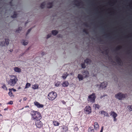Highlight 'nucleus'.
Wrapping results in <instances>:
<instances>
[{"instance_id": "338daca9", "label": "nucleus", "mask_w": 132, "mask_h": 132, "mask_svg": "<svg viewBox=\"0 0 132 132\" xmlns=\"http://www.w3.org/2000/svg\"><path fill=\"white\" fill-rule=\"evenodd\" d=\"M30 48V47H29V48H28V50H29V49Z\"/></svg>"}, {"instance_id": "864d4df0", "label": "nucleus", "mask_w": 132, "mask_h": 132, "mask_svg": "<svg viewBox=\"0 0 132 132\" xmlns=\"http://www.w3.org/2000/svg\"><path fill=\"white\" fill-rule=\"evenodd\" d=\"M84 72L85 73H87L88 74H89L88 72L86 71H85Z\"/></svg>"}, {"instance_id": "f03ea898", "label": "nucleus", "mask_w": 132, "mask_h": 132, "mask_svg": "<svg viewBox=\"0 0 132 132\" xmlns=\"http://www.w3.org/2000/svg\"><path fill=\"white\" fill-rule=\"evenodd\" d=\"M57 96V95L56 92L52 91L48 93L47 97L49 100L53 101L56 98Z\"/></svg>"}, {"instance_id": "f257e3e1", "label": "nucleus", "mask_w": 132, "mask_h": 132, "mask_svg": "<svg viewBox=\"0 0 132 132\" xmlns=\"http://www.w3.org/2000/svg\"><path fill=\"white\" fill-rule=\"evenodd\" d=\"M31 116V119L34 121L40 120L42 118V116L41 114L38 112L33 110L30 113Z\"/></svg>"}, {"instance_id": "412c9836", "label": "nucleus", "mask_w": 132, "mask_h": 132, "mask_svg": "<svg viewBox=\"0 0 132 132\" xmlns=\"http://www.w3.org/2000/svg\"><path fill=\"white\" fill-rule=\"evenodd\" d=\"M9 92L8 93L9 95L11 97H13V94L12 92V91L11 90V89H9Z\"/></svg>"}, {"instance_id": "09e8293b", "label": "nucleus", "mask_w": 132, "mask_h": 132, "mask_svg": "<svg viewBox=\"0 0 132 132\" xmlns=\"http://www.w3.org/2000/svg\"><path fill=\"white\" fill-rule=\"evenodd\" d=\"M62 36L61 34H59L57 35V37H61Z\"/></svg>"}, {"instance_id": "8fccbe9b", "label": "nucleus", "mask_w": 132, "mask_h": 132, "mask_svg": "<svg viewBox=\"0 0 132 132\" xmlns=\"http://www.w3.org/2000/svg\"><path fill=\"white\" fill-rule=\"evenodd\" d=\"M11 89V90L12 91H13L14 92H15L16 91V90L14 89L13 88H12Z\"/></svg>"}, {"instance_id": "dca6fc26", "label": "nucleus", "mask_w": 132, "mask_h": 132, "mask_svg": "<svg viewBox=\"0 0 132 132\" xmlns=\"http://www.w3.org/2000/svg\"><path fill=\"white\" fill-rule=\"evenodd\" d=\"M53 123L54 126H58L60 125V123L57 121L55 120L53 121Z\"/></svg>"}, {"instance_id": "423d86ee", "label": "nucleus", "mask_w": 132, "mask_h": 132, "mask_svg": "<svg viewBox=\"0 0 132 132\" xmlns=\"http://www.w3.org/2000/svg\"><path fill=\"white\" fill-rule=\"evenodd\" d=\"M40 120H39L35 121V125L37 127L40 128L43 126V123Z\"/></svg>"}, {"instance_id": "f8f14e48", "label": "nucleus", "mask_w": 132, "mask_h": 132, "mask_svg": "<svg viewBox=\"0 0 132 132\" xmlns=\"http://www.w3.org/2000/svg\"><path fill=\"white\" fill-rule=\"evenodd\" d=\"M62 132H66L68 130V127H65L64 125H63L62 127Z\"/></svg>"}, {"instance_id": "cd10ccee", "label": "nucleus", "mask_w": 132, "mask_h": 132, "mask_svg": "<svg viewBox=\"0 0 132 132\" xmlns=\"http://www.w3.org/2000/svg\"><path fill=\"white\" fill-rule=\"evenodd\" d=\"M68 76V75H67V73L66 74H64L63 75L62 77L63 79H65Z\"/></svg>"}, {"instance_id": "7ed1b4c3", "label": "nucleus", "mask_w": 132, "mask_h": 132, "mask_svg": "<svg viewBox=\"0 0 132 132\" xmlns=\"http://www.w3.org/2000/svg\"><path fill=\"white\" fill-rule=\"evenodd\" d=\"M10 76L11 78L8 81V84L10 85L13 86H14L16 83V77L13 75H10Z\"/></svg>"}, {"instance_id": "13d9d810", "label": "nucleus", "mask_w": 132, "mask_h": 132, "mask_svg": "<svg viewBox=\"0 0 132 132\" xmlns=\"http://www.w3.org/2000/svg\"><path fill=\"white\" fill-rule=\"evenodd\" d=\"M8 109V108H6L5 109H4V110H7Z\"/></svg>"}, {"instance_id": "79ce46f5", "label": "nucleus", "mask_w": 132, "mask_h": 132, "mask_svg": "<svg viewBox=\"0 0 132 132\" xmlns=\"http://www.w3.org/2000/svg\"><path fill=\"white\" fill-rule=\"evenodd\" d=\"M51 34H48L47 36V38H48L51 36Z\"/></svg>"}, {"instance_id": "72a5a7b5", "label": "nucleus", "mask_w": 132, "mask_h": 132, "mask_svg": "<svg viewBox=\"0 0 132 132\" xmlns=\"http://www.w3.org/2000/svg\"><path fill=\"white\" fill-rule=\"evenodd\" d=\"M81 67L83 68H86V65L85 64V62L81 64Z\"/></svg>"}, {"instance_id": "bf43d9fd", "label": "nucleus", "mask_w": 132, "mask_h": 132, "mask_svg": "<svg viewBox=\"0 0 132 132\" xmlns=\"http://www.w3.org/2000/svg\"><path fill=\"white\" fill-rule=\"evenodd\" d=\"M28 23V22H26L25 23V25L26 26V24H27V23Z\"/></svg>"}, {"instance_id": "37998d69", "label": "nucleus", "mask_w": 132, "mask_h": 132, "mask_svg": "<svg viewBox=\"0 0 132 132\" xmlns=\"http://www.w3.org/2000/svg\"><path fill=\"white\" fill-rule=\"evenodd\" d=\"M104 116H106V117H109V114L107 112H106Z\"/></svg>"}, {"instance_id": "39448f33", "label": "nucleus", "mask_w": 132, "mask_h": 132, "mask_svg": "<svg viewBox=\"0 0 132 132\" xmlns=\"http://www.w3.org/2000/svg\"><path fill=\"white\" fill-rule=\"evenodd\" d=\"M127 95V94H123L121 93H119L115 95V97L119 100H121L122 98H125Z\"/></svg>"}, {"instance_id": "6ab92c4d", "label": "nucleus", "mask_w": 132, "mask_h": 132, "mask_svg": "<svg viewBox=\"0 0 132 132\" xmlns=\"http://www.w3.org/2000/svg\"><path fill=\"white\" fill-rule=\"evenodd\" d=\"M53 3L52 2H48L47 4V7L48 8H52L53 6Z\"/></svg>"}, {"instance_id": "4468645a", "label": "nucleus", "mask_w": 132, "mask_h": 132, "mask_svg": "<svg viewBox=\"0 0 132 132\" xmlns=\"http://www.w3.org/2000/svg\"><path fill=\"white\" fill-rule=\"evenodd\" d=\"M116 61L119 64H120L121 63L122 61L121 59L119 57L116 56Z\"/></svg>"}, {"instance_id": "ea45409f", "label": "nucleus", "mask_w": 132, "mask_h": 132, "mask_svg": "<svg viewBox=\"0 0 132 132\" xmlns=\"http://www.w3.org/2000/svg\"><path fill=\"white\" fill-rule=\"evenodd\" d=\"M31 28L29 29L28 30L27 32V33H26V35H27L29 33V32L31 31Z\"/></svg>"}, {"instance_id": "bb28decb", "label": "nucleus", "mask_w": 132, "mask_h": 132, "mask_svg": "<svg viewBox=\"0 0 132 132\" xmlns=\"http://www.w3.org/2000/svg\"><path fill=\"white\" fill-rule=\"evenodd\" d=\"M31 84L30 83H27L26 84V86L25 88H28L30 86Z\"/></svg>"}, {"instance_id": "a18cd8bd", "label": "nucleus", "mask_w": 132, "mask_h": 132, "mask_svg": "<svg viewBox=\"0 0 132 132\" xmlns=\"http://www.w3.org/2000/svg\"><path fill=\"white\" fill-rule=\"evenodd\" d=\"M116 117H114L113 118V120L114 121H117V119L116 118Z\"/></svg>"}, {"instance_id": "a878e982", "label": "nucleus", "mask_w": 132, "mask_h": 132, "mask_svg": "<svg viewBox=\"0 0 132 132\" xmlns=\"http://www.w3.org/2000/svg\"><path fill=\"white\" fill-rule=\"evenodd\" d=\"M1 84L3 85L2 87V88L6 90H7V87H6V85L5 84L2 83Z\"/></svg>"}, {"instance_id": "c85d7f7f", "label": "nucleus", "mask_w": 132, "mask_h": 132, "mask_svg": "<svg viewBox=\"0 0 132 132\" xmlns=\"http://www.w3.org/2000/svg\"><path fill=\"white\" fill-rule=\"evenodd\" d=\"M11 17L13 18H16V12H14V14L13 15H12Z\"/></svg>"}, {"instance_id": "5fc2aeb1", "label": "nucleus", "mask_w": 132, "mask_h": 132, "mask_svg": "<svg viewBox=\"0 0 132 132\" xmlns=\"http://www.w3.org/2000/svg\"><path fill=\"white\" fill-rule=\"evenodd\" d=\"M14 70L15 72H16V67H15Z\"/></svg>"}, {"instance_id": "4d7b16f0", "label": "nucleus", "mask_w": 132, "mask_h": 132, "mask_svg": "<svg viewBox=\"0 0 132 132\" xmlns=\"http://www.w3.org/2000/svg\"><path fill=\"white\" fill-rule=\"evenodd\" d=\"M26 99L27 98L26 97H24L23 99V100L25 101L26 100Z\"/></svg>"}, {"instance_id": "4c0bfd02", "label": "nucleus", "mask_w": 132, "mask_h": 132, "mask_svg": "<svg viewBox=\"0 0 132 132\" xmlns=\"http://www.w3.org/2000/svg\"><path fill=\"white\" fill-rule=\"evenodd\" d=\"M21 69L20 68L17 67V72H21Z\"/></svg>"}, {"instance_id": "ddd939ff", "label": "nucleus", "mask_w": 132, "mask_h": 132, "mask_svg": "<svg viewBox=\"0 0 132 132\" xmlns=\"http://www.w3.org/2000/svg\"><path fill=\"white\" fill-rule=\"evenodd\" d=\"M84 62L87 64H90L92 62V61L89 59H86L85 60Z\"/></svg>"}, {"instance_id": "c03bdc74", "label": "nucleus", "mask_w": 132, "mask_h": 132, "mask_svg": "<svg viewBox=\"0 0 132 132\" xmlns=\"http://www.w3.org/2000/svg\"><path fill=\"white\" fill-rule=\"evenodd\" d=\"M84 25L85 26H86V27H88V24L87 23H84Z\"/></svg>"}, {"instance_id": "393cba45", "label": "nucleus", "mask_w": 132, "mask_h": 132, "mask_svg": "<svg viewBox=\"0 0 132 132\" xmlns=\"http://www.w3.org/2000/svg\"><path fill=\"white\" fill-rule=\"evenodd\" d=\"M45 2H44L41 4L40 5V7L42 9H43L44 8L45 5H46Z\"/></svg>"}, {"instance_id": "49530a36", "label": "nucleus", "mask_w": 132, "mask_h": 132, "mask_svg": "<svg viewBox=\"0 0 132 132\" xmlns=\"http://www.w3.org/2000/svg\"><path fill=\"white\" fill-rule=\"evenodd\" d=\"M61 102L62 103L64 104H66V102L64 101H61Z\"/></svg>"}, {"instance_id": "69168bd1", "label": "nucleus", "mask_w": 132, "mask_h": 132, "mask_svg": "<svg viewBox=\"0 0 132 132\" xmlns=\"http://www.w3.org/2000/svg\"><path fill=\"white\" fill-rule=\"evenodd\" d=\"M20 88V87H19V88H18V89H19Z\"/></svg>"}, {"instance_id": "b1692460", "label": "nucleus", "mask_w": 132, "mask_h": 132, "mask_svg": "<svg viewBox=\"0 0 132 132\" xmlns=\"http://www.w3.org/2000/svg\"><path fill=\"white\" fill-rule=\"evenodd\" d=\"M88 132H94V131L93 128L92 127H90L88 129Z\"/></svg>"}, {"instance_id": "f704fd0d", "label": "nucleus", "mask_w": 132, "mask_h": 132, "mask_svg": "<svg viewBox=\"0 0 132 132\" xmlns=\"http://www.w3.org/2000/svg\"><path fill=\"white\" fill-rule=\"evenodd\" d=\"M122 48V46H119L118 47H117L116 49V50H118L120 49H121Z\"/></svg>"}, {"instance_id": "680f3d73", "label": "nucleus", "mask_w": 132, "mask_h": 132, "mask_svg": "<svg viewBox=\"0 0 132 132\" xmlns=\"http://www.w3.org/2000/svg\"><path fill=\"white\" fill-rule=\"evenodd\" d=\"M88 77V76L87 75H86V76H85V77Z\"/></svg>"}, {"instance_id": "7c9ffc66", "label": "nucleus", "mask_w": 132, "mask_h": 132, "mask_svg": "<svg viewBox=\"0 0 132 132\" xmlns=\"http://www.w3.org/2000/svg\"><path fill=\"white\" fill-rule=\"evenodd\" d=\"M60 81H57L55 84V86L56 87H58L60 84Z\"/></svg>"}, {"instance_id": "58836bf2", "label": "nucleus", "mask_w": 132, "mask_h": 132, "mask_svg": "<svg viewBox=\"0 0 132 132\" xmlns=\"http://www.w3.org/2000/svg\"><path fill=\"white\" fill-rule=\"evenodd\" d=\"M106 113V112L104 111H100V113L102 114H103L104 115Z\"/></svg>"}, {"instance_id": "6e6552de", "label": "nucleus", "mask_w": 132, "mask_h": 132, "mask_svg": "<svg viewBox=\"0 0 132 132\" xmlns=\"http://www.w3.org/2000/svg\"><path fill=\"white\" fill-rule=\"evenodd\" d=\"M85 113L86 114H89L91 112V108L89 106H87L85 109Z\"/></svg>"}, {"instance_id": "473e14b6", "label": "nucleus", "mask_w": 132, "mask_h": 132, "mask_svg": "<svg viewBox=\"0 0 132 132\" xmlns=\"http://www.w3.org/2000/svg\"><path fill=\"white\" fill-rule=\"evenodd\" d=\"M74 2L75 3V4H74L75 5H76L77 6H80V3L79 2L78 3H77V4H75V3L76 2H78V1L77 0H75V1H74Z\"/></svg>"}, {"instance_id": "a211bd4d", "label": "nucleus", "mask_w": 132, "mask_h": 132, "mask_svg": "<svg viewBox=\"0 0 132 132\" xmlns=\"http://www.w3.org/2000/svg\"><path fill=\"white\" fill-rule=\"evenodd\" d=\"M99 125L97 122H95L94 123V128L95 129L97 130L99 128Z\"/></svg>"}, {"instance_id": "e2e57ef3", "label": "nucleus", "mask_w": 132, "mask_h": 132, "mask_svg": "<svg viewBox=\"0 0 132 132\" xmlns=\"http://www.w3.org/2000/svg\"><path fill=\"white\" fill-rule=\"evenodd\" d=\"M2 105V104L1 103H0V106H1Z\"/></svg>"}, {"instance_id": "1a4fd4ad", "label": "nucleus", "mask_w": 132, "mask_h": 132, "mask_svg": "<svg viewBox=\"0 0 132 132\" xmlns=\"http://www.w3.org/2000/svg\"><path fill=\"white\" fill-rule=\"evenodd\" d=\"M107 84H108L107 82H104L101 83L100 85V87L102 88H105L106 87Z\"/></svg>"}, {"instance_id": "2f4dec72", "label": "nucleus", "mask_w": 132, "mask_h": 132, "mask_svg": "<svg viewBox=\"0 0 132 132\" xmlns=\"http://www.w3.org/2000/svg\"><path fill=\"white\" fill-rule=\"evenodd\" d=\"M83 31L84 32H85L86 34H88L89 33L87 29H84L83 30Z\"/></svg>"}, {"instance_id": "0e129e2a", "label": "nucleus", "mask_w": 132, "mask_h": 132, "mask_svg": "<svg viewBox=\"0 0 132 132\" xmlns=\"http://www.w3.org/2000/svg\"><path fill=\"white\" fill-rule=\"evenodd\" d=\"M27 107H29V106H26L25 107V108H27Z\"/></svg>"}, {"instance_id": "6e6d98bb", "label": "nucleus", "mask_w": 132, "mask_h": 132, "mask_svg": "<svg viewBox=\"0 0 132 132\" xmlns=\"http://www.w3.org/2000/svg\"><path fill=\"white\" fill-rule=\"evenodd\" d=\"M106 95H103L102 96H101V98H103V97H104L105 96H106Z\"/></svg>"}, {"instance_id": "a19ab883", "label": "nucleus", "mask_w": 132, "mask_h": 132, "mask_svg": "<svg viewBox=\"0 0 132 132\" xmlns=\"http://www.w3.org/2000/svg\"><path fill=\"white\" fill-rule=\"evenodd\" d=\"M22 29V27H19L18 29H17V32L18 31H19V30H20Z\"/></svg>"}, {"instance_id": "aec40b11", "label": "nucleus", "mask_w": 132, "mask_h": 132, "mask_svg": "<svg viewBox=\"0 0 132 132\" xmlns=\"http://www.w3.org/2000/svg\"><path fill=\"white\" fill-rule=\"evenodd\" d=\"M32 88L34 89H38L39 88V85L37 84H35L32 85Z\"/></svg>"}, {"instance_id": "c9c22d12", "label": "nucleus", "mask_w": 132, "mask_h": 132, "mask_svg": "<svg viewBox=\"0 0 132 132\" xmlns=\"http://www.w3.org/2000/svg\"><path fill=\"white\" fill-rule=\"evenodd\" d=\"M128 108L130 111H132V105L128 106Z\"/></svg>"}, {"instance_id": "e433bc0d", "label": "nucleus", "mask_w": 132, "mask_h": 132, "mask_svg": "<svg viewBox=\"0 0 132 132\" xmlns=\"http://www.w3.org/2000/svg\"><path fill=\"white\" fill-rule=\"evenodd\" d=\"M13 104V102L12 101H10L9 102L6 103L7 104H11L12 105Z\"/></svg>"}, {"instance_id": "2eb2a0df", "label": "nucleus", "mask_w": 132, "mask_h": 132, "mask_svg": "<svg viewBox=\"0 0 132 132\" xmlns=\"http://www.w3.org/2000/svg\"><path fill=\"white\" fill-rule=\"evenodd\" d=\"M69 85V83L68 81H65L62 84V85L64 87H67Z\"/></svg>"}, {"instance_id": "3c124183", "label": "nucleus", "mask_w": 132, "mask_h": 132, "mask_svg": "<svg viewBox=\"0 0 132 132\" xmlns=\"http://www.w3.org/2000/svg\"><path fill=\"white\" fill-rule=\"evenodd\" d=\"M41 54L42 55H43L45 54V53L44 52H42V53H41Z\"/></svg>"}, {"instance_id": "9b49d317", "label": "nucleus", "mask_w": 132, "mask_h": 132, "mask_svg": "<svg viewBox=\"0 0 132 132\" xmlns=\"http://www.w3.org/2000/svg\"><path fill=\"white\" fill-rule=\"evenodd\" d=\"M110 115L112 116L113 118L114 117H117V114L114 112L111 111L110 113Z\"/></svg>"}, {"instance_id": "4be33fe9", "label": "nucleus", "mask_w": 132, "mask_h": 132, "mask_svg": "<svg viewBox=\"0 0 132 132\" xmlns=\"http://www.w3.org/2000/svg\"><path fill=\"white\" fill-rule=\"evenodd\" d=\"M52 33L53 35H56L58 33V32L56 30H53L52 31Z\"/></svg>"}, {"instance_id": "de8ad7c7", "label": "nucleus", "mask_w": 132, "mask_h": 132, "mask_svg": "<svg viewBox=\"0 0 132 132\" xmlns=\"http://www.w3.org/2000/svg\"><path fill=\"white\" fill-rule=\"evenodd\" d=\"M103 126H102L101 127V130L100 132H103Z\"/></svg>"}, {"instance_id": "9d476101", "label": "nucleus", "mask_w": 132, "mask_h": 132, "mask_svg": "<svg viewBox=\"0 0 132 132\" xmlns=\"http://www.w3.org/2000/svg\"><path fill=\"white\" fill-rule=\"evenodd\" d=\"M34 104L38 108H42L44 106V105H43L40 104L37 101L35 102Z\"/></svg>"}, {"instance_id": "0eeeda50", "label": "nucleus", "mask_w": 132, "mask_h": 132, "mask_svg": "<svg viewBox=\"0 0 132 132\" xmlns=\"http://www.w3.org/2000/svg\"><path fill=\"white\" fill-rule=\"evenodd\" d=\"M9 40L8 39L5 38V42L2 41L0 43V45L1 46H5V44L7 45L9 44Z\"/></svg>"}, {"instance_id": "5701e85b", "label": "nucleus", "mask_w": 132, "mask_h": 132, "mask_svg": "<svg viewBox=\"0 0 132 132\" xmlns=\"http://www.w3.org/2000/svg\"><path fill=\"white\" fill-rule=\"evenodd\" d=\"M78 77L79 78V80H82L83 78L82 76L80 74H78Z\"/></svg>"}, {"instance_id": "052dcab7", "label": "nucleus", "mask_w": 132, "mask_h": 132, "mask_svg": "<svg viewBox=\"0 0 132 132\" xmlns=\"http://www.w3.org/2000/svg\"><path fill=\"white\" fill-rule=\"evenodd\" d=\"M12 3V2L11 1H10V4H11Z\"/></svg>"}, {"instance_id": "603ef678", "label": "nucleus", "mask_w": 132, "mask_h": 132, "mask_svg": "<svg viewBox=\"0 0 132 132\" xmlns=\"http://www.w3.org/2000/svg\"><path fill=\"white\" fill-rule=\"evenodd\" d=\"M108 50H105V52H106V54H108Z\"/></svg>"}, {"instance_id": "20e7f679", "label": "nucleus", "mask_w": 132, "mask_h": 132, "mask_svg": "<svg viewBox=\"0 0 132 132\" xmlns=\"http://www.w3.org/2000/svg\"><path fill=\"white\" fill-rule=\"evenodd\" d=\"M96 97L95 93H93L91 95L88 96L87 100L88 101L92 103H94L95 102Z\"/></svg>"}, {"instance_id": "774afa93", "label": "nucleus", "mask_w": 132, "mask_h": 132, "mask_svg": "<svg viewBox=\"0 0 132 132\" xmlns=\"http://www.w3.org/2000/svg\"><path fill=\"white\" fill-rule=\"evenodd\" d=\"M0 116H2V115L1 114H0Z\"/></svg>"}, {"instance_id": "c756f323", "label": "nucleus", "mask_w": 132, "mask_h": 132, "mask_svg": "<svg viewBox=\"0 0 132 132\" xmlns=\"http://www.w3.org/2000/svg\"><path fill=\"white\" fill-rule=\"evenodd\" d=\"M95 109H99L100 106L98 104H95Z\"/></svg>"}, {"instance_id": "f3484780", "label": "nucleus", "mask_w": 132, "mask_h": 132, "mask_svg": "<svg viewBox=\"0 0 132 132\" xmlns=\"http://www.w3.org/2000/svg\"><path fill=\"white\" fill-rule=\"evenodd\" d=\"M21 43L22 44L24 45H27L28 43L27 40H22L21 41Z\"/></svg>"}]
</instances>
